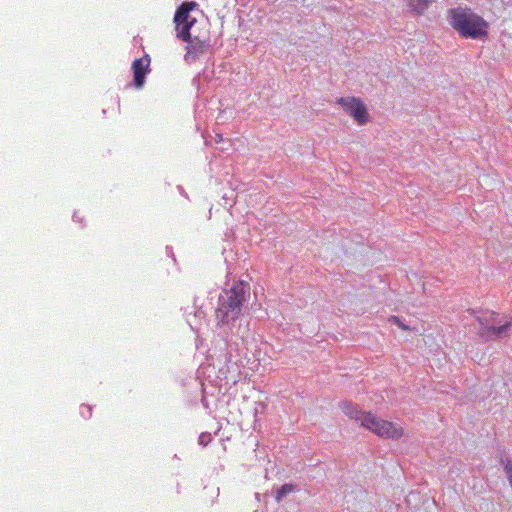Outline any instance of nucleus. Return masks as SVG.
Masks as SVG:
<instances>
[{
    "instance_id": "f8f14e48",
    "label": "nucleus",
    "mask_w": 512,
    "mask_h": 512,
    "mask_svg": "<svg viewBox=\"0 0 512 512\" xmlns=\"http://www.w3.org/2000/svg\"><path fill=\"white\" fill-rule=\"evenodd\" d=\"M389 322L393 323V324H396L397 326H399L401 329L403 330H406L407 329V326L404 325L400 319L396 316H391L389 319H388Z\"/></svg>"
},
{
    "instance_id": "20e7f679",
    "label": "nucleus",
    "mask_w": 512,
    "mask_h": 512,
    "mask_svg": "<svg viewBox=\"0 0 512 512\" xmlns=\"http://www.w3.org/2000/svg\"><path fill=\"white\" fill-rule=\"evenodd\" d=\"M477 335L484 342L498 341L508 338L512 333V317L503 316L493 311H487L477 316Z\"/></svg>"
},
{
    "instance_id": "f03ea898",
    "label": "nucleus",
    "mask_w": 512,
    "mask_h": 512,
    "mask_svg": "<svg viewBox=\"0 0 512 512\" xmlns=\"http://www.w3.org/2000/svg\"><path fill=\"white\" fill-rule=\"evenodd\" d=\"M250 294V287L245 282H237L232 285L219 299V306L215 311V317L220 325L228 324L239 318L243 303Z\"/></svg>"
},
{
    "instance_id": "f257e3e1",
    "label": "nucleus",
    "mask_w": 512,
    "mask_h": 512,
    "mask_svg": "<svg viewBox=\"0 0 512 512\" xmlns=\"http://www.w3.org/2000/svg\"><path fill=\"white\" fill-rule=\"evenodd\" d=\"M198 7L196 2H183L176 10L173 22L176 36L186 42L184 59L188 63L197 61L210 48L209 30L200 28L191 12Z\"/></svg>"
},
{
    "instance_id": "39448f33",
    "label": "nucleus",
    "mask_w": 512,
    "mask_h": 512,
    "mask_svg": "<svg viewBox=\"0 0 512 512\" xmlns=\"http://www.w3.org/2000/svg\"><path fill=\"white\" fill-rule=\"evenodd\" d=\"M361 426L374 434L387 439H399L403 436L404 430L393 422L378 418L368 412L361 415Z\"/></svg>"
},
{
    "instance_id": "423d86ee",
    "label": "nucleus",
    "mask_w": 512,
    "mask_h": 512,
    "mask_svg": "<svg viewBox=\"0 0 512 512\" xmlns=\"http://www.w3.org/2000/svg\"><path fill=\"white\" fill-rule=\"evenodd\" d=\"M337 104L340 105L345 113L351 116L358 125H364L368 122V110L361 99L356 97H341L337 99Z\"/></svg>"
},
{
    "instance_id": "7ed1b4c3",
    "label": "nucleus",
    "mask_w": 512,
    "mask_h": 512,
    "mask_svg": "<svg viewBox=\"0 0 512 512\" xmlns=\"http://www.w3.org/2000/svg\"><path fill=\"white\" fill-rule=\"evenodd\" d=\"M448 22L464 38L481 39L488 34L487 21L468 8L450 9Z\"/></svg>"
},
{
    "instance_id": "0eeeda50",
    "label": "nucleus",
    "mask_w": 512,
    "mask_h": 512,
    "mask_svg": "<svg viewBox=\"0 0 512 512\" xmlns=\"http://www.w3.org/2000/svg\"><path fill=\"white\" fill-rule=\"evenodd\" d=\"M150 58L145 55L142 58L135 59L132 63L133 81L137 88H141L145 82V76L148 73Z\"/></svg>"
},
{
    "instance_id": "4468645a",
    "label": "nucleus",
    "mask_w": 512,
    "mask_h": 512,
    "mask_svg": "<svg viewBox=\"0 0 512 512\" xmlns=\"http://www.w3.org/2000/svg\"><path fill=\"white\" fill-rule=\"evenodd\" d=\"M215 141H216L217 143L222 142V141H223L222 135H221V134H217V135H216V138H215Z\"/></svg>"
},
{
    "instance_id": "2eb2a0df",
    "label": "nucleus",
    "mask_w": 512,
    "mask_h": 512,
    "mask_svg": "<svg viewBox=\"0 0 512 512\" xmlns=\"http://www.w3.org/2000/svg\"><path fill=\"white\" fill-rule=\"evenodd\" d=\"M423 291L426 292V286L423 284Z\"/></svg>"
},
{
    "instance_id": "9b49d317",
    "label": "nucleus",
    "mask_w": 512,
    "mask_h": 512,
    "mask_svg": "<svg viewBox=\"0 0 512 512\" xmlns=\"http://www.w3.org/2000/svg\"><path fill=\"white\" fill-rule=\"evenodd\" d=\"M434 0H418V15H420Z\"/></svg>"
},
{
    "instance_id": "9d476101",
    "label": "nucleus",
    "mask_w": 512,
    "mask_h": 512,
    "mask_svg": "<svg viewBox=\"0 0 512 512\" xmlns=\"http://www.w3.org/2000/svg\"><path fill=\"white\" fill-rule=\"evenodd\" d=\"M500 463L503 465L506 477L512 487V460L508 458H501Z\"/></svg>"
},
{
    "instance_id": "1a4fd4ad",
    "label": "nucleus",
    "mask_w": 512,
    "mask_h": 512,
    "mask_svg": "<svg viewBox=\"0 0 512 512\" xmlns=\"http://www.w3.org/2000/svg\"><path fill=\"white\" fill-rule=\"evenodd\" d=\"M294 490L295 486L293 484L287 483L282 485L276 492V501L280 502L283 499V497H285L289 493H292Z\"/></svg>"
},
{
    "instance_id": "ddd939ff",
    "label": "nucleus",
    "mask_w": 512,
    "mask_h": 512,
    "mask_svg": "<svg viewBox=\"0 0 512 512\" xmlns=\"http://www.w3.org/2000/svg\"><path fill=\"white\" fill-rule=\"evenodd\" d=\"M389 322L393 323V324H396L397 326H399L401 329L403 330H406L407 329V326L404 325L400 319L396 316H391L389 319H388Z\"/></svg>"
},
{
    "instance_id": "6e6552de",
    "label": "nucleus",
    "mask_w": 512,
    "mask_h": 512,
    "mask_svg": "<svg viewBox=\"0 0 512 512\" xmlns=\"http://www.w3.org/2000/svg\"><path fill=\"white\" fill-rule=\"evenodd\" d=\"M340 408L345 415H347L351 419H355L356 421H358L360 423H361V415H364L367 413V412H361L358 409V406L353 405L352 403H349V402L341 403Z\"/></svg>"
}]
</instances>
